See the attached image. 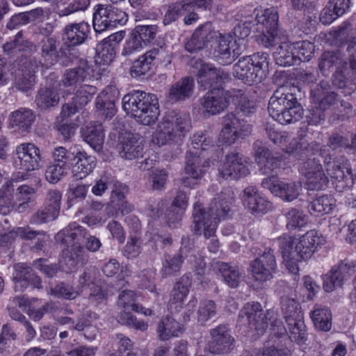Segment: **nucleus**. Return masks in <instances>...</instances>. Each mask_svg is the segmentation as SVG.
Wrapping results in <instances>:
<instances>
[{"instance_id":"obj_1","label":"nucleus","mask_w":356,"mask_h":356,"mask_svg":"<svg viewBox=\"0 0 356 356\" xmlns=\"http://www.w3.org/2000/svg\"><path fill=\"white\" fill-rule=\"evenodd\" d=\"M297 88L291 85L280 86L269 99L268 111L270 115L282 124L299 120L303 109L296 96Z\"/></svg>"},{"instance_id":"obj_2","label":"nucleus","mask_w":356,"mask_h":356,"mask_svg":"<svg viewBox=\"0 0 356 356\" xmlns=\"http://www.w3.org/2000/svg\"><path fill=\"white\" fill-rule=\"evenodd\" d=\"M297 88L291 85L280 86L269 99L268 111L270 115L282 124L299 120L303 109L296 96Z\"/></svg>"},{"instance_id":"obj_3","label":"nucleus","mask_w":356,"mask_h":356,"mask_svg":"<svg viewBox=\"0 0 356 356\" xmlns=\"http://www.w3.org/2000/svg\"><path fill=\"white\" fill-rule=\"evenodd\" d=\"M297 88L291 85L280 86L269 99L268 111L270 115L282 124L299 120L303 109L296 96Z\"/></svg>"},{"instance_id":"obj_4","label":"nucleus","mask_w":356,"mask_h":356,"mask_svg":"<svg viewBox=\"0 0 356 356\" xmlns=\"http://www.w3.org/2000/svg\"><path fill=\"white\" fill-rule=\"evenodd\" d=\"M122 103L127 114L143 125L154 124L160 115L158 98L152 93L134 90L123 97Z\"/></svg>"},{"instance_id":"obj_5","label":"nucleus","mask_w":356,"mask_h":356,"mask_svg":"<svg viewBox=\"0 0 356 356\" xmlns=\"http://www.w3.org/2000/svg\"><path fill=\"white\" fill-rule=\"evenodd\" d=\"M191 127L188 115L169 112L158 123L152 135V143L159 147L179 144Z\"/></svg>"},{"instance_id":"obj_6","label":"nucleus","mask_w":356,"mask_h":356,"mask_svg":"<svg viewBox=\"0 0 356 356\" xmlns=\"http://www.w3.org/2000/svg\"><path fill=\"white\" fill-rule=\"evenodd\" d=\"M269 56L257 52L241 58L233 66V75L248 85L261 83L266 76Z\"/></svg>"},{"instance_id":"obj_7","label":"nucleus","mask_w":356,"mask_h":356,"mask_svg":"<svg viewBox=\"0 0 356 356\" xmlns=\"http://www.w3.org/2000/svg\"><path fill=\"white\" fill-rule=\"evenodd\" d=\"M282 254L295 260H307L312 257L316 248L322 243L321 236L316 230H309L299 238L296 243L289 236L277 239Z\"/></svg>"},{"instance_id":"obj_8","label":"nucleus","mask_w":356,"mask_h":356,"mask_svg":"<svg viewBox=\"0 0 356 356\" xmlns=\"http://www.w3.org/2000/svg\"><path fill=\"white\" fill-rule=\"evenodd\" d=\"M274 315V312L271 310H268L264 314L261 304L257 302H248L240 311L238 323L241 325H247L250 332L260 336L265 332L268 321Z\"/></svg>"},{"instance_id":"obj_9","label":"nucleus","mask_w":356,"mask_h":356,"mask_svg":"<svg viewBox=\"0 0 356 356\" xmlns=\"http://www.w3.org/2000/svg\"><path fill=\"white\" fill-rule=\"evenodd\" d=\"M172 58V54L165 47H154L134 62L131 75L133 77L145 75L158 63L167 66L171 63Z\"/></svg>"},{"instance_id":"obj_10","label":"nucleus","mask_w":356,"mask_h":356,"mask_svg":"<svg viewBox=\"0 0 356 356\" xmlns=\"http://www.w3.org/2000/svg\"><path fill=\"white\" fill-rule=\"evenodd\" d=\"M255 20L257 31H261L259 41L265 47L274 45L278 26V14L273 8L257 10Z\"/></svg>"},{"instance_id":"obj_11","label":"nucleus","mask_w":356,"mask_h":356,"mask_svg":"<svg viewBox=\"0 0 356 356\" xmlns=\"http://www.w3.org/2000/svg\"><path fill=\"white\" fill-rule=\"evenodd\" d=\"M235 200V194L232 189L226 188L223 191L217 194L216 196L213 199L210 207L207 211H205L202 207V204L199 202H196L200 205L202 209V213L205 214L206 219L205 222H218L227 216L230 211V207L234 204Z\"/></svg>"},{"instance_id":"obj_12","label":"nucleus","mask_w":356,"mask_h":356,"mask_svg":"<svg viewBox=\"0 0 356 356\" xmlns=\"http://www.w3.org/2000/svg\"><path fill=\"white\" fill-rule=\"evenodd\" d=\"M191 66L195 70L197 81L205 88L213 84H220L229 79V74L220 68L204 63L200 58H193Z\"/></svg>"},{"instance_id":"obj_13","label":"nucleus","mask_w":356,"mask_h":356,"mask_svg":"<svg viewBox=\"0 0 356 356\" xmlns=\"http://www.w3.org/2000/svg\"><path fill=\"white\" fill-rule=\"evenodd\" d=\"M324 164L328 176L336 184V188L342 191L348 186V177H351L352 169L347 159L343 157L332 159L330 156L325 157Z\"/></svg>"},{"instance_id":"obj_14","label":"nucleus","mask_w":356,"mask_h":356,"mask_svg":"<svg viewBox=\"0 0 356 356\" xmlns=\"http://www.w3.org/2000/svg\"><path fill=\"white\" fill-rule=\"evenodd\" d=\"M193 231L196 235H201L202 233L206 238H211L207 244V248L210 252L216 253L220 248V243L216 236V222H205V214L202 213L200 205H194L193 212Z\"/></svg>"},{"instance_id":"obj_15","label":"nucleus","mask_w":356,"mask_h":356,"mask_svg":"<svg viewBox=\"0 0 356 356\" xmlns=\"http://www.w3.org/2000/svg\"><path fill=\"white\" fill-rule=\"evenodd\" d=\"M261 186L286 202H292L297 199L302 191L300 182H284L275 176L264 179Z\"/></svg>"},{"instance_id":"obj_16","label":"nucleus","mask_w":356,"mask_h":356,"mask_svg":"<svg viewBox=\"0 0 356 356\" xmlns=\"http://www.w3.org/2000/svg\"><path fill=\"white\" fill-rule=\"evenodd\" d=\"M299 171L306 178V184L309 190H321L329 181L319 160L315 158L302 162Z\"/></svg>"},{"instance_id":"obj_17","label":"nucleus","mask_w":356,"mask_h":356,"mask_svg":"<svg viewBox=\"0 0 356 356\" xmlns=\"http://www.w3.org/2000/svg\"><path fill=\"white\" fill-rule=\"evenodd\" d=\"M251 274L254 280L260 282L270 280L277 269L273 250L266 248L262 254L250 264Z\"/></svg>"},{"instance_id":"obj_18","label":"nucleus","mask_w":356,"mask_h":356,"mask_svg":"<svg viewBox=\"0 0 356 356\" xmlns=\"http://www.w3.org/2000/svg\"><path fill=\"white\" fill-rule=\"evenodd\" d=\"M16 166L22 170L29 172L38 170L42 166V158L40 150L33 143H23L16 148Z\"/></svg>"},{"instance_id":"obj_19","label":"nucleus","mask_w":356,"mask_h":356,"mask_svg":"<svg viewBox=\"0 0 356 356\" xmlns=\"http://www.w3.org/2000/svg\"><path fill=\"white\" fill-rule=\"evenodd\" d=\"M200 101L203 112L211 115H218L228 107L230 102V90L213 88L208 91Z\"/></svg>"},{"instance_id":"obj_20","label":"nucleus","mask_w":356,"mask_h":356,"mask_svg":"<svg viewBox=\"0 0 356 356\" xmlns=\"http://www.w3.org/2000/svg\"><path fill=\"white\" fill-rule=\"evenodd\" d=\"M245 158L240 153L227 154L219 168V175L223 179H238L250 173Z\"/></svg>"},{"instance_id":"obj_21","label":"nucleus","mask_w":356,"mask_h":356,"mask_svg":"<svg viewBox=\"0 0 356 356\" xmlns=\"http://www.w3.org/2000/svg\"><path fill=\"white\" fill-rule=\"evenodd\" d=\"M218 44L216 49V57L222 65L232 63L243 53L244 44L234 40L231 35L220 34Z\"/></svg>"},{"instance_id":"obj_22","label":"nucleus","mask_w":356,"mask_h":356,"mask_svg":"<svg viewBox=\"0 0 356 356\" xmlns=\"http://www.w3.org/2000/svg\"><path fill=\"white\" fill-rule=\"evenodd\" d=\"M220 34L211 22H206L195 30L191 38L186 42L185 49L190 53L201 50L217 40Z\"/></svg>"},{"instance_id":"obj_23","label":"nucleus","mask_w":356,"mask_h":356,"mask_svg":"<svg viewBox=\"0 0 356 356\" xmlns=\"http://www.w3.org/2000/svg\"><path fill=\"white\" fill-rule=\"evenodd\" d=\"M211 340L208 344L209 351L215 355L228 353L233 348L234 339L230 334L229 328L225 325H220L210 330Z\"/></svg>"},{"instance_id":"obj_24","label":"nucleus","mask_w":356,"mask_h":356,"mask_svg":"<svg viewBox=\"0 0 356 356\" xmlns=\"http://www.w3.org/2000/svg\"><path fill=\"white\" fill-rule=\"evenodd\" d=\"M14 268L13 281L16 291H23L29 285L38 289L42 287L40 278L29 264L19 263L15 265Z\"/></svg>"},{"instance_id":"obj_25","label":"nucleus","mask_w":356,"mask_h":356,"mask_svg":"<svg viewBox=\"0 0 356 356\" xmlns=\"http://www.w3.org/2000/svg\"><path fill=\"white\" fill-rule=\"evenodd\" d=\"M143 140L138 134H127L122 136L118 145L120 156L127 160L143 157L144 152Z\"/></svg>"},{"instance_id":"obj_26","label":"nucleus","mask_w":356,"mask_h":356,"mask_svg":"<svg viewBox=\"0 0 356 356\" xmlns=\"http://www.w3.org/2000/svg\"><path fill=\"white\" fill-rule=\"evenodd\" d=\"M254 156L259 171L264 175L271 174L280 167V159L259 141L254 143Z\"/></svg>"},{"instance_id":"obj_27","label":"nucleus","mask_w":356,"mask_h":356,"mask_svg":"<svg viewBox=\"0 0 356 356\" xmlns=\"http://www.w3.org/2000/svg\"><path fill=\"white\" fill-rule=\"evenodd\" d=\"M192 285V278L189 275H183L175 284L168 301V309L171 313H177L183 308L185 298Z\"/></svg>"},{"instance_id":"obj_28","label":"nucleus","mask_w":356,"mask_h":356,"mask_svg":"<svg viewBox=\"0 0 356 356\" xmlns=\"http://www.w3.org/2000/svg\"><path fill=\"white\" fill-rule=\"evenodd\" d=\"M242 201L244 206L256 215L266 213L272 207L270 202L261 195L254 186H248L243 191Z\"/></svg>"},{"instance_id":"obj_29","label":"nucleus","mask_w":356,"mask_h":356,"mask_svg":"<svg viewBox=\"0 0 356 356\" xmlns=\"http://www.w3.org/2000/svg\"><path fill=\"white\" fill-rule=\"evenodd\" d=\"M312 104L327 110L337 101V94L332 90L329 82L321 81L311 89Z\"/></svg>"},{"instance_id":"obj_30","label":"nucleus","mask_w":356,"mask_h":356,"mask_svg":"<svg viewBox=\"0 0 356 356\" xmlns=\"http://www.w3.org/2000/svg\"><path fill=\"white\" fill-rule=\"evenodd\" d=\"M90 67L85 60H81L79 65L72 69L67 70L60 81L55 82L61 91L64 88L76 86V84L84 81L90 76Z\"/></svg>"},{"instance_id":"obj_31","label":"nucleus","mask_w":356,"mask_h":356,"mask_svg":"<svg viewBox=\"0 0 356 356\" xmlns=\"http://www.w3.org/2000/svg\"><path fill=\"white\" fill-rule=\"evenodd\" d=\"M209 168V157L204 154L188 152L186 156L185 174L195 179H202Z\"/></svg>"},{"instance_id":"obj_32","label":"nucleus","mask_w":356,"mask_h":356,"mask_svg":"<svg viewBox=\"0 0 356 356\" xmlns=\"http://www.w3.org/2000/svg\"><path fill=\"white\" fill-rule=\"evenodd\" d=\"M86 234V229L74 222L60 231L57 234L56 239L57 241L67 245V247L81 245Z\"/></svg>"},{"instance_id":"obj_33","label":"nucleus","mask_w":356,"mask_h":356,"mask_svg":"<svg viewBox=\"0 0 356 356\" xmlns=\"http://www.w3.org/2000/svg\"><path fill=\"white\" fill-rule=\"evenodd\" d=\"M75 160L72 167V174L76 179H81L86 177L93 171L96 166V158L94 156L88 155L84 151H76Z\"/></svg>"},{"instance_id":"obj_34","label":"nucleus","mask_w":356,"mask_h":356,"mask_svg":"<svg viewBox=\"0 0 356 356\" xmlns=\"http://www.w3.org/2000/svg\"><path fill=\"white\" fill-rule=\"evenodd\" d=\"M35 116L32 110L26 108H21L12 112L9 115V124L11 128L19 131H28Z\"/></svg>"},{"instance_id":"obj_35","label":"nucleus","mask_w":356,"mask_h":356,"mask_svg":"<svg viewBox=\"0 0 356 356\" xmlns=\"http://www.w3.org/2000/svg\"><path fill=\"white\" fill-rule=\"evenodd\" d=\"M58 92H61V90H59L56 83L48 87L40 88L35 99L36 105L42 110L56 106L60 99Z\"/></svg>"},{"instance_id":"obj_36","label":"nucleus","mask_w":356,"mask_h":356,"mask_svg":"<svg viewBox=\"0 0 356 356\" xmlns=\"http://www.w3.org/2000/svg\"><path fill=\"white\" fill-rule=\"evenodd\" d=\"M156 332L161 341L179 337L184 332L183 325L170 316L163 318L157 324Z\"/></svg>"},{"instance_id":"obj_37","label":"nucleus","mask_w":356,"mask_h":356,"mask_svg":"<svg viewBox=\"0 0 356 356\" xmlns=\"http://www.w3.org/2000/svg\"><path fill=\"white\" fill-rule=\"evenodd\" d=\"M349 62L343 58V65L338 67L334 74L333 83L339 88L345 86L346 82L351 79L356 74V50L355 52L349 53Z\"/></svg>"},{"instance_id":"obj_38","label":"nucleus","mask_w":356,"mask_h":356,"mask_svg":"<svg viewBox=\"0 0 356 356\" xmlns=\"http://www.w3.org/2000/svg\"><path fill=\"white\" fill-rule=\"evenodd\" d=\"M85 141L96 152L102 149L105 134L103 125L99 122H90L86 127L83 132Z\"/></svg>"},{"instance_id":"obj_39","label":"nucleus","mask_w":356,"mask_h":356,"mask_svg":"<svg viewBox=\"0 0 356 356\" xmlns=\"http://www.w3.org/2000/svg\"><path fill=\"white\" fill-rule=\"evenodd\" d=\"M295 51L296 46L293 43L288 41L281 42L274 51L276 63L283 67L298 64V58H296Z\"/></svg>"},{"instance_id":"obj_40","label":"nucleus","mask_w":356,"mask_h":356,"mask_svg":"<svg viewBox=\"0 0 356 356\" xmlns=\"http://www.w3.org/2000/svg\"><path fill=\"white\" fill-rule=\"evenodd\" d=\"M194 88L193 79L184 77L173 84L169 89L168 99L172 102L184 100L193 93Z\"/></svg>"},{"instance_id":"obj_41","label":"nucleus","mask_w":356,"mask_h":356,"mask_svg":"<svg viewBox=\"0 0 356 356\" xmlns=\"http://www.w3.org/2000/svg\"><path fill=\"white\" fill-rule=\"evenodd\" d=\"M37 63H32V60H26L23 63L22 74L19 76L15 82L16 88L24 92H27L35 84V72L38 67Z\"/></svg>"},{"instance_id":"obj_42","label":"nucleus","mask_w":356,"mask_h":356,"mask_svg":"<svg viewBox=\"0 0 356 356\" xmlns=\"http://www.w3.org/2000/svg\"><path fill=\"white\" fill-rule=\"evenodd\" d=\"M230 100L236 105V110L245 115L256 111L254 101L250 99L245 91L241 89L230 90Z\"/></svg>"},{"instance_id":"obj_43","label":"nucleus","mask_w":356,"mask_h":356,"mask_svg":"<svg viewBox=\"0 0 356 356\" xmlns=\"http://www.w3.org/2000/svg\"><path fill=\"white\" fill-rule=\"evenodd\" d=\"M59 42L54 37L46 36L40 42L41 56L47 67L51 66L58 60Z\"/></svg>"},{"instance_id":"obj_44","label":"nucleus","mask_w":356,"mask_h":356,"mask_svg":"<svg viewBox=\"0 0 356 356\" xmlns=\"http://www.w3.org/2000/svg\"><path fill=\"white\" fill-rule=\"evenodd\" d=\"M90 30V25L86 22L68 25L65 27L67 40L72 46L81 44L88 38Z\"/></svg>"},{"instance_id":"obj_45","label":"nucleus","mask_w":356,"mask_h":356,"mask_svg":"<svg viewBox=\"0 0 356 356\" xmlns=\"http://www.w3.org/2000/svg\"><path fill=\"white\" fill-rule=\"evenodd\" d=\"M336 207V200L332 195H325L316 197L309 205V211L316 216L330 213Z\"/></svg>"},{"instance_id":"obj_46","label":"nucleus","mask_w":356,"mask_h":356,"mask_svg":"<svg viewBox=\"0 0 356 356\" xmlns=\"http://www.w3.org/2000/svg\"><path fill=\"white\" fill-rule=\"evenodd\" d=\"M212 266L214 270L221 274L225 282L230 287L235 288L238 285L240 273L236 266H231L221 261H214Z\"/></svg>"},{"instance_id":"obj_47","label":"nucleus","mask_w":356,"mask_h":356,"mask_svg":"<svg viewBox=\"0 0 356 356\" xmlns=\"http://www.w3.org/2000/svg\"><path fill=\"white\" fill-rule=\"evenodd\" d=\"M92 25L96 33H102L111 28L109 7L108 6L99 4L95 6Z\"/></svg>"},{"instance_id":"obj_48","label":"nucleus","mask_w":356,"mask_h":356,"mask_svg":"<svg viewBox=\"0 0 356 356\" xmlns=\"http://www.w3.org/2000/svg\"><path fill=\"white\" fill-rule=\"evenodd\" d=\"M342 65L343 55L339 51H325L321 54L318 60V67L323 74H327L334 67H336V72L338 70V67Z\"/></svg>"},{"instance_id":"obj_49","label":"nucleus","mask_w":356,"mask_h":356,"mask_svg":"<svg viewBox=\"0 0 356 356\" xmlns=\"http://www.w3.org/2000/svg\"><path fill=\"white\" fill-rule=\"evenodd\" d=\"M95 107L97 115L105 118H111L116 113L114 100L111 99L104 91L96 97Z\"/></svg>"},{"instance_id":"obj_50","label":"nucleus","mask_w":356,"mask_h":356,"mask_svg":"<svg viewBox=\"0 0 356 356\" xmlns=\"http://www.w3.org/2000/svg\"><path fill=\"white\" fill-rule=\"evenodd\" d=\"M286 323L291 340L299 344L305 343L307 340V332L303 318L290 319Z\"/></svg>"},{"instance_id":"obj_51","label":"nucleus","mask_w":356,"mask_h":356,"mask_svg":"<svg viewBox=\"0 0 356 356\" xmlns=\"http://www.w3.org/2000/svg\"><path fill=\"white\" fill-rule=\"evenodd\" d=\"M281 309L286 322L290 319L303 318L300 304L294 298L283 296L281 299Z\"/></svg>"},{"instance_id":"obj_52","label":"nucleus","mask_w":356,"mask_h":356,"mask_svg":"<svg viewBox=\"0 0 356 356\" xmlns=\"http://www.w3.org/2000/svg\"><path fill=\"white\" fill-rule=\"evenodd\" d=\"M34 193V189L27 185L19 186L13 197L15 203V211L22 213L26 210L29 207L31 197Z\"/></svg>"},{"instance_id":"obj_53","label":"nucleus","mask_w":356,"mask_h":356,"mask_svg":"<svg viewBox=\"0 0 356 356\" xmlns=\"http://www.w3.org/2000/svg\"><path fill=\"white\" fill-rule=\"evenodd\" d=\"M213 146V140L211 137L204 133H196L191 138L188 152L208 155L207 150Z\"/></svg>"},{"instance_id":"obj_54","label":"nucleus","mask_w":356,"mask_h":356,"mask_svg":"<svg viewBox=\"0 0 356 356\" xmlns=\"http://www.w3.org/2000/svg\"><path fill=\"white\" fill-rule=\"evenodd\" d=\"M70 250H68L65 257V264L70 270H72L77 266H82L88 260V254L81 245L71 246Z\"/></svg>"},{"instance_id":"obj_55","label":"nucleus","mask_w":356,"mask_h":356,"mask_svg":"<svg viewBox=\"0 0 356 356\" xmlns=\"http://www.w3.org/2000/svg\"><path fill=\"white\" fill-rule=\"evenodd\" d=\"M315 327L322 331H328L332 326V315L327 308H315L311 313Z\"/></svg>"},{"instance_id":"obj_56","label":"nucleus","mask_w":356,"mask_h":356,"mask_svg":"<svg viewBox=\"0 0 356 356\" xmlns=\"http://www.w3.org/2000/svg\"><path fill=\"white\" fill-rule=\"evenodd\" d=\"M95 62L99 65H107L112 63L115 56V47L102 41L97 47Z\"/></svg>"},{"instance_id":"obj_57","label":"nucleus","mask_w":356,"mask_h":356,"mask_svg":"<svg viewBox=\"0 0 356 356\" xmlns=\"http://www.w3.org/2000/svg\"><path fill=\"white\" fill-rule=\"evenodd\" d=\"M69 170L70 165L68 164L54 163L47 166L45 178L49 183L56 184L65 177Z\"/></svg>"},{"instance_id":"obj_58","label":"nucleus","mask_w":356,"mask_h":356,"mask_svg":"<svg viewBox=\"0 0 356 356\" xmlns=\"http://www.w3.org/2000/svg\"><path fill=\"white\" fill-rule=\"evenodd\" d=\"M188 3H184L183 0L169 5L163 19L164 25L172 24L179 16L184 15L185 12L188 11Z\"/></svg>"},{"instance_id":"obj_59","label":"nucleus","mask_w":356,"mask_h":356,"mask_svg":"<svg viewBox=\"0 0 356 356\" xmlns=\"http://www.w3.org/2000/svg\"><path fill=\"white\" fill-rule=\"evenodd\" d=\"M81 293V290H79L78 287L74 288V286L60 282L55 286L54 288L51 289V294L59 298H64L66 300H74Z\"/></svg>"},{"instance_id":"obj_60","label":"nucleus","mask_w":356,"mask_h":356,"mask_svg":"<svg viewBox=\"0 0 356 356\" xmlns=\"http://www.w3.org/2000/svg\"><path fill=\"white\" fill-rule=\"evenodd\" d=\"M182 263L183 257L179 253L174 256L170 254L165 255L161 270L162 276L166 277L174 275L180 270Z\"/></svg>"},{"instance_id":"obj_61","label":"nucleus","mask_w":356,"mask_h":356,"mask_svg":"<svg viewBox=\"0 0 356 356\" xmlns=\"http://www.w3.org/2000/svg\"><path fill=\"white\" fill-rule=\"evenodd\" d=\"M157 32L158 27L156 25H138L131 33L141 42H150L155 39Z\"/></svg>"},{"instance_id":"obj_62","label":"nucleus","mask_w":356,"mask_h":356,"mask_svg":"<svg viewBox=\"0 0 356 356\" xmlns=\"http://www.w3.org/2000/svg\"><path fill=\"white\" fill-rule=\"evenodd\" d=\"M58 212L55 209L48 207L44 204V207L38 209L31 218V222L34 224L41 225L56 220L59 216Z\"/></svg>"},{"instance_id":"obj_63","label":"nucleus","mask_w":356,"mask_h":356,"mask_svg":"<svg viewBox=\"0 0 356 356\" xmlns=\"http://www.w3.org/2000/svg\"><path fill=\"white\" fill-rule=\"evenodd\" d=\"M216 314V303L211 300L201 301L197 310V321L204 325L209 318Z\"/></svg>"},{"instance_id":"obj_64","label":"nucleus","mask_w":356,"mask_h":356,"mask_svg":"<svg viewBox=\"0 0 356 356\" xmlns=\"http://www.w3.org/2000/svg\"><path fill=\"white\" fill-rule=\"evenodd\" d=\"M285 216L286 218V227L289 229L302 227L307 222V216L302 211L296 209H291L286 213Z\"/></svg>"}]
</instances>
